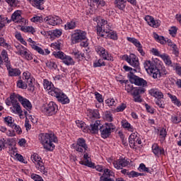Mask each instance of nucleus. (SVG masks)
Wrapping results in <instances>:
<instances>
[{
  "label": "nucleus",
  "instance_id": "obj_18",
  "mask_svg": "<svg viewBox=\"0 0 181 181\" xmlns=\"http://www.w3.org/2000/svg\"><path fill=\"white\" fill-rule=\"evenodd\" d=\"M146 91L144 88L136 87L134 92L132 93V95L134 98V103H142L143 100L141 97V94H144Z\"/></svg>",
  "mask_w": 181,
  "mask_h": 181
},
{
  "label": "nucleus",
  "instance_id": "obj_60",
  "mask_svg": "<svg viewBox=\"0 0 181 181\" xmlns=\"http://www.w3.org/2000/svg\"><path fill=\"white\" fill-rule=\"evenodd\" d=\"M126 108H127V104L122 103L120 105L117 107V108L115 109V112H122L125 110Z\"/></svg>",
  "mask_w": 181,
  "mask_h": 181
},
{
  "label": "nucleus",
  "instance_id": "obj_37",
  "mask_svg": "<svg viewBox=\"0 0 181 181\" xmlns=\"http://www.w3.org/2000/svg\"><path fill=\"white\" fill-rule=\"evenodd\" d=\"M21 30L25 33H32V35L36 33V29H35V28L33 26H22L21 28Z\"/></svg>",
  "mask_w": 181,
  "mask_h": 181
},
{
  "label": "nucleus",
  "instance_id": "obj_33",
  "mask_svg": "<svg viewBox=\"0 0 181 181\" xmlns=\"http://www.w3.org/2000/svg\"><path fill=\"white\" fill-rule=\"evenodd\" d=\"M168 97H169V98L171 100V103L174 104V105L178 107L179 108L180 107H181V101L180 100H179V98H177L176 95H172L171 93H168Z\"/></svg>",
  "mask_w": 181,
  "mask_h": 181
},
{
  "label": "nucleus",
  "instance_id": "obj_23",
  "mask_svg": "<svg viewBox=\"0 0 181 181\" xmlns=\"http://www.w3.org/2000/svg\"><path fill=\"white\" fill-rule=\"evenodd\" d=\"M152 152L155 156H161V155L165 156V148L159 146V144L154 143L151 147Z\"/></svg>",
  "mask_w": 181,
  "mask_h": 181
},
{
  "label": "nucleus",
  "instance_id": "obj_5",
  "mask_svg": "<svg viewBox=\"0 0 181 181\" xmlns=\"http://www.w3.org/2000/svg\"><path fill=\"white\" fill-rule=\"evenodd\" d=\"M48 94L49 95H52V97H55L58 103H60L61 104L66 105L70 103V99L69 98L67 95L63 93V90H62L59 88H57L53 90L49 91Z\"/></svg>",
  "mask_w": 181,
  "mask_h": 181
},
{
  "label": "nucleus",
  "instance_id": "obj_57",
  "mask_svg": "<svg viewBox=\"0 0 181 181\" xmlns=\"http://www.w3.org/2000/svg\"><path fill=\"white\" fill-rule=\"evenodd\" d=\"M53 54L56 59H60L61 60H63L64 57L66 56V54L61 51L53 52Z\"/></svg>",
  "mask_w": 181,
  "mask_h": 181
},
{
  "label": "nucleus",
  "instance_id": "obj_32",
  "mask_svg": "<svg viewBox=\"0 0 181 181\" xmlns=\"http://www.w3.org/2000/svg\"><path fill=\"white\" fill-rule=\"evenodd\" d=\"M43 86L45 90H47V91H53L55 88H57L54 87V85L51 81H49L47 79L43 80Z\"/></svg>",
  "mask_w": 181,
  "mask_h": 181
},
{
  "label": "nucleus",
  "instance_id": "obj_43",
  "mask_svg": "<svg viewBox=\"0 0 181 181\" xmlns=\"http://www.w3.org/2000/svg\"><path fill=\"white\" fill-rule=\"evenodd\" d=\"M139 172H146V173H152V170H151L148 168L145 165L144 163H141L138 168Z\"/></svg>",
  "mask_w": 181,
  "mask_h": 181
},
{
  "label": "nucleus",
  "instance_id": "obj_64",
  "mask_svg": "<svg viewBox=\"0 0 181 181\" xmlns=\"http://www.w3.org/2000/svg\"><path fill=\"white\" fill-rule=\"evenodd\" d=\"M31 179H33L35 181H44L43 178L37 174H32Z\"/></svg>",
  "mask_w": 181,
  "mask_h": 181
},
{
  "label": "nucleus",
  "instance_id": "obj_46",
  "mask_svg": "<svg viewBox=\"0 0 181 181\" xmlns=\"http://www.w3.org/2000/svg\"><path fill=\"white\" fill-rule=\"evenodd\" d=\"M50 36H54V37H60L62 36V30L55 29L49 32Z\"/></svg>",
  "mask_w": 181,
  "mask_h": 181
},
{
  "label": "nucleus",
  "instance_id": "obj_10",
  "mask_svg": "<svg viewBox=\"0 0 181 181\" xmlns=\"http://www.w3.org/2000/svg\"><path fill=\"white\" fill-rule=\"evenodd\" d=\"M95 50L97 54L103 59V60H107V62H114V57H112L111 54L105 49V48L97 45L95 47Z\"/></svg>",
  "mask_w": 181,
  "mask_h": 181
},
{
  "label": "nucleus",
  "instance_id": "obj_52",
  "mask_svg": "<svg viewBox=\"0 0 181 181\" xmlns=\"http://www.w3.org/2000/svg\"><path fill=\"white\" fill-rule=\"evenodd\" d=\"M17 87L22 90H26L28 88V84H26L22 79H20L17 81Z\"/></svg>",
  "mask_w": 181,
  "mask_h": 181
},
{
  "label": "nucleus",
  "instance_id": "obj_8",
  "mask_svg": "<svg viewBox=\"0 0 181 181\" xmlns=\"http://www.w3.org/2000/svg\"><path fill=\"white\" fill-rule=\"evenodd\" d=\"M16 49H17L16 54H19L21 57H24L25 60H33V54H32V52H30L28 48L23 47V45H16Z\"/></svg>",
  "mask_w": 181,
  "mask_h": 181
},
{
  "label": "nucleus",
  "instance_id": "obj_41",
  "mask_svg": "<svg viewBox=\"0 0 181 181\" xmlns=\"http://www.w3.org/2000/svg\"><path fill=\"white\" fill-rule=\"evenodd\" d=\"M106 36L108 39H111L112 40H118V34H117L116 31L110 30L106 34Z\"/></svg>",
  "mask_w": 181,
  "mask_h": 181
},
{
  "label": "nucleus",
  "instance_id": "obj_63",
  "mask_svg": "<svg viewBox=\"0 0 181 181\" xmlns=\"http://www.w3.org/2000/svg\"><path fill=\"white\" fill-rule=\"evenodd\" d=\"M107 176V177H110V176H114V173L112 170L108 169V168H105L103 170V176Z\"/></svg>",
  "mask_w": 181,
  "mask_h": 181
},
{
  "label": "nucleus",
  "instance_id": "obj_22",
  "mask_svg": "<svg viewBox=\"0 0 181 181\" xmlns=\"http://www.w3.org/2000/svg\"><path fill=\"white\" fill-rule=\"evenodd\" d=\"M112 165L115 169L119 170L122 168H125L129 165V161L127 160L125 158H120L118 160H115L112 161Z\"/></svg>",
  "mask_w": 181,
  "mask_h": 181
},
{
  "label": "nucleus",
  "instance_id": "obj_62",
  "mask_svg": "<svg viewBox=\"0 0 181 181\" xmlns=\"http://www.w3.org/2000/svg\"><path fill=\"white\" fill-rule=\"evenodd\" d=\"M170 35L175 37L177 33V28L176 26H173L169 30Z\"/></svg>",
  "mask_w": 181,
  "mask_h": 181
},
{
  "label": "nucleus",
  "instance_id": "obj_9",
  "mask_svg": "<svg viewBox=\"0 0 181 181\" xmlns=\"http://www.w3.org/2000/svg\"><path fill=\"white\" fill-rule=\"evenodd\" d=\"M100 131L102 138L105 139L111 135V132H114V131H115V125L112 123H105L104 126L102 125Z\"/></svg>",
  "mask_w": 181,
  "mask_h": 181
},
{
  "label": "nucleus",
  "instance_id": "obj_36",
  "mask_svg": "<svg viewBox=\"0 0 181 181\" xmlns=\"http://www.w3.org/2000/svg\"><path fill=\"white\" fill-rule=\"evenodd\" d=\"M71 54L74 57L75 59L78 60H83L84 59V53L81 52L77 49H74L71 52Z\"/></svg>",
  "mask_w": 181,
  "mask_h": 181
},
{
  "label": "nucleus",
  "instance_id": "obj_3",
  "mask_svg": "<svg viewBox=\"0 0 181 181\" xmlns=\"http://www.w3.org/2000/svg\"><path fill=\"white\" fill-rule=\"evenodd\" d=\"M144 67L149 76H152L155 80L160 78V70L156 66V64L153 62L146 60L144 63Z\"/></svg>",
  "mask_w": 181,
  "mask_h": 181
},
{
  "label": "nucleus",
  "instance_id": "obj_1",
  "mask_svg": "<svg viewBox=\"0 0 181 181\" xmlns=\"http://www.w3.org/2000/svg\"><path fill=\"white\" fill-rule=\"evenodd\" d=\"M39 141L44 149L52 152L54 150V144L57 142V136L53 133H41L39 135Z\"/></svg>",
  "mask_w": 181,
  "mask_h": 181
},
{
  "label": "nucleus",
  "instance_id": "obj_39",
  "mask_svg": "<svg viewBox=\"0 0 181 181\" xmlns=\"http://www.w3.org/2000/svg\"><path fill=\"white\" fill-rule=\"evenodd\" d=\"M127 1L125 0H115V5L118 8V9H120L121 11H124L125 9V6Z\"/></svg>",
  "mask_w": 181,
  "mask_h": 181
},
{
  "label": "nucleus",
  "instance_id": "obj_47",
  "mask_svg": "<svg viewBox=\"0 0 181 181\" xmlns=\"http://www.w3.org/2000/svg\"><path fill=\"white\" fill-rule=\"evenodd\" d=\"M76 21H71L70 22L66 23V24L65 25V29L66 30H70L71 29H76Z\"/></svg>",
  "mask_w": 181,
  "mask_h": 181
},
{
  "label": "nucleus",
  "instance_id": "obj_6",
  "mask_svg": "<svg viewBox=\"0 0 181 181\" xmlns=\"http://www.w3.org/2000/svg\"><path fill=\"white\" fill-rule=\"evenodd\" d=\"M42 112L48 117H52V115H56L57 111H59V106L56 103L51 101L42 105L41 108Z\"/></svg>",
  "mask_w": 181,
  "mask_h": 181
},
{
  "label": "nucleus",
  "instance_id": "obj_19",
  "mask_svg": "<svg viewBox=\"0 0 181 181\" xmlns=\"http://www.w3.org/2000/svg\"><path fill=\"white\" fill-rule=\"evenodd\" d=\"M16 97H17L18 101H19V103L21 104L23 108H25V110H27V111H29V112L32 110V108H33L32 103H30V101H29V100L16 93Z\"/></svg>",
  "mask_w": 181,
  "mask_h": 181
},
{
  "label": "nucleus",
  "instance_id": "obj_17",
  "mask_svg": "<svg viewBox=\"0 0 181 181\" xmlns=\"http://www.w3.org/2000/svg\"><path fill=\"white\" fill-rule=\"evenodd\" d=\"M127 40L128 42H130V43H132L135 47H136L139 53H140L141 56H145V51H144V47L142 46V44H141V42L138 40L135 37H127Z\"/></svg>",
  "mask_w": 181,
  "mask_h": 181
},
{
  "label": "nucleus",
  "instance_id": "obj_50",
  "mask_svg": "<svg viewBox=\"0 0 181 181\" xmlns=\"http://www.w3.org/2000/svg\"><path fill=\"white\" fill-rule=\"evenodd\" d=\"M104 66H105V62L103 58L99 59L98 60H95L93 62V67H103Z\"/></svg>",
  "mask_w": 181,
  "mask_h": 181
},
{
  "label": "nucleus",
  "instance_id": "obj_28",
  "mask_svg": "<svg viewBox=\"0 0 181 181\" xmlns=\"http://www.w3.org/2000/svg\"><path fill=\"white\" fill-rule=\"evenodd\" d=\"M102 127L101 125V121L100 120H96L95 123L90 124V132L92 134H98V129L99 128L100 129Z\"/></svg>",
  "mask_w": 181,
  "mask_h": 181
},
{
  "label": "nucleus",
  "instance_id": "obj_54",
  "mask_svg": "<svg viewBox=\"0 0 181 181\" xmlns=\"http://www.w3.org/2000/svg\"><path fill=\"white\" fill-rule=\"evenodd\" d=\"M76 124L78 128H81V129H82V131L83 132H86V123H84V122L80 121V120H76Z\"/></svg>",
  "mask_w": 181,
  "mask_h": 181
},
{
  "label": "nucleus",
  "instance_id": "obj_21",
  "mask_svg": "<svg viewBox=\"0 0 181 181\" xmlns=\"http://www.w3.org/2000/svg\"><path fill=\"white\" fill-rule=\"evenodd\" d=\"M44 21L45 23H47V25H51V26H56L57 25H60L62 23V18L59 16H47L44 18Z\"/></svg>",
  "mask_w": 181,
  "mask_h": 181
},
{
  "label": "nucleus",
  "instance_id": "obj_45",
  "mask_svg": "<svg viewBox=\"0 0 181 181\" xmlns=\"http://www.w3.org/2000/svg\"><path fill=\"white\" fill-rule=\"evenodd\" d=\"M46 66L51 70H56V69H57V64L53 60L47 61L46 62Z\"/></svg>",
  "mask_w": 181,
  "mask_h": 181
},
{
  "label": "nucleus",
  "instance_id": "obj_4",
  "mask_svg": "<svg viewBox=\"0 0 181 181\" xmlns=\"http://www.w3.org/2000/svg\"><path fill=\"white\" fill-rule=\"evenodd\" d=\"M6 105H11L10 107L11 112L13 114H21L22 112V107L21 104L18 102V98L16 97V93H13L6 100Z\"/></svg>",
  "mask_w": 181,
  "mask_h": 181
},
{
  "label": "nucleus",
  "instance_id": "obj_29",
  "mask_svg": "<svg viewBox=\"0 0 181 181\" xmlns=\"http://www.w3.org/2000/svg\"><path fill=\"white\" fill-rule=\"evenodd\" d=\"M121 173L123 175H127L129 177H138L139 176H144V173H138L136 171L129 172L127 169L122 170Z\"/></svg>",
  "mask_w": 181,
  "mask_h": 181
},
{
  "label": "nucleus",
  "instance_id": "obj_26",
  "mask_svg": "<svg viewBox=\"0 0 181 181\" xmlns=\"http://www.w3.org/2000/svg\"><path fill=\"white\" fill-rule=\"evenodd\" d=\"M28 1L37 9L43 11L45 8L43 7V4H45V0H28Z\"/></svg>",
  "mask_w": 181,
  "mask_h": 181
},
{
  "label": "nucleus",
  "instance_id": "obj_30",
  "mask_svg": "<svg viewBox=\"0 0 181 181\" xmlns=\"http://www.w3.org/2000/svg\"><path fill=\"white\" fill-rule=\"evenodd\" d=\"M162 60L164 62L165 66H168V67H172L173 66V63L172 62V59L170 58V56L166 53H163L161 55Z\"/></svg>",
  "mask_w": 181,
  "mask_h": 181
},
{
  "label": "nucleus",
  "instance_id": "obj_13",
  "mask_svg": "<svg viewBox=\"0 0 181 181\" xmlns=\"http://www.w3.org/2000/svg\"><path fill=\"white\" fill-rule=\"evenodd\" d=\"M128 77L132 84H135V86H138L139 87H146V86H148V82H146L145 79L140 78L134 74H130Z\"/></svg>",
  "mask_w": 181,
  "mask_h": 181
},
{
  "label": "nucleus",
  "instance_id": "obj_20",
  "mask_svg": "<svg viewBox=\"0 0 181 181\" xmlns=\"http://www.w3.org/2000/svg\"><path fill=\"white\" fill-rule=\"evenodd\" d=\"M23 80L26 81V83L28 86V90L30 91H35V86H33V77H32V74L29 71H25L23 74Z\"/></svg>",
  "mask_w": 181,
  "mask_h": 181
},
{
  "label": "nucleus",
  "instance_id": "obj_7",
  "mask_svg": "<svg viewBox=\"0 0 181 181\" xmlns=\"http://www.w3.org/2000/svg\"><path fill=\"white\" fill-rule=\"evenodd\" d=\"M86 39H87V33L81 30H75L71 36L73 45L80 43V42L86 40Z\"/></svg>",
  "mask_w": 181,
  "mask_h": 181
},
{
  "label": "nucleus",
  "instance_id": "obj_11",
  "mask_svg": "<svg viewBox=\"0 0 181 181\" xmlns=\"http://www.w3.org/2000/svg\"><path fill=\"white\" fill-rule=\"evenodd\" d=\"M31 160L36 165V168L41 173H46V168H45V164L42 160V157L39 154L35 153L31 156Z\"/></svg>",
  "mask_w": 181,
  "mask_h": 181
},
{
  "label": "nucleus",
  "instance_id": "obj_2",
  "mask_svg": "<svg viewBox=\"0 0 181 181\" xmlns=\"http://www.w3.org/2000/svg\"><path fill=\"white\" fill-rule=\"evenodd\" d=\"M93 21L97 23V33L98 36L104 37L111 32V25L107 21L102 19L100 17H95Z\"/></svg>",
  "mask_w": 181,
  "mask_h": 181
},
{
  "label": "nucleus",
  "instance_id": "obj_55",
  "mask_svg": "<svg viewBox=\"0 0 181 181\" xmlns=\"http://www.w3.org/2000/svg\"><path fill=\"white\" fill-rule=\"evenodd\" d=\"M172 68L175 70V73L178 74V76H181V66L179 64L173 63Z\"/></svg>",
  "mask_w": 181,
  "mask_h": 181
},
{
  "label": "nucleus",
  "instance_id": "obj_31",
  "mask_svg": "<svg viewBox=\"0 0 181 181\" xmlns=\"http://www.w3.org/2000/svg\"><path fill=\"white\" fill-rule=\"evenodd\" d=\"M166 135H168V132H166V129L161 128L158 129V136L160 144H163V142H165V140L166 139Z\"/></svg>",
  "mask_w": 181,
  "mask_h": 181
},
{
  "label": "nucleus",
  "instance_id": "obj_38",
  "mask_svg": "<svg viewBox=\"0 0 181 181\" xmlns=\"http://www.w3.org/2000/svg\"><path fill=\"white\" fill-rule=\"evenodd\" d=\"M1 57L4 63L6 64V66H10L11 63L9 62V57H8V52L6 50L3 49L1 52Z\"/></svg>",
  "mask_w": 181,
  "mask_h": 181
},
{
  "label": "nucleus",
  "instance_id": "obj_53",
  "mask_svg": "<svg viewBox=\"0 0 181 181\" xmlns=\"http://www.w3.org/2000/svg\"><path fill=\"white\" fill-rule=\"evenodd\" d=\"M103 119H105V121H108V122H112V120L114 118L112 117V114L110 112H105L103 115Z\"/></svg>",
  "mask_w": 181,
  "mask_h": 181
},
{
  "label": "nucleus",
  "instance_id": "obj_12",
  "mask_svg": "<svg viewBox=\"0 0 181 181\" xmlns=\"http://www.w3.org/2000/svg\"><path fill=\"white\" fill-rule=\"evenodd\" d=\"M73 146L77 152H81V153L83 152H88L89 151L86 139L83 138H78L76 144H74Z\"/></svg>",
  "mask_w": 181,
  "mask_h": 181
},
{
  "label": "nucleus",
  "instance_id": "obj_42",
  "mask_svg": "<svg viewBox=\"0 0 181 181\" xmlns=\"http://www.w3.org/2000/svg\"><path fill=\"white\" fill-rule=\"evenodd\" d=\"M4 122L6 125L11 127H13V125L15 124V123H13L15 122V119H13V118L10 116L4 117Z\"/></svg>",
  "mask_w": 181,
  "mask_h": 181
},
{
  "label": "nucleus",
  "instance_id": "obj_35",
  "mask_svg": "<svg viewBox=\"0 0 181 181\" xmlns=\"http://www.w3.org/2000/svg\"><path fill=\"white\" fill-rule=\"evenodd\" d=\"M7 70L8 71V76L11 77H17V76H21V70L18 69L11 68V66H7Z\"/></svg>",
  "mask_w": 181,
  "mask_h": 181
},
{
  "label": "nucleus",
  "instance_id": "obj_49",
  "mask_svg": "<svg viewBox=\"0 0 181 181\" xmlns=\"http://www.w3.org/2000/svg\"><path fill=\"white\" fill-rule=\"evenodd\" d=\"M30 21L34 23H37V22H39V23H42V22H45V18H43L42 16H36L31 18Z\"/></svg>",
  "mask_w": 181,
  "mask_h": 181
},
{
  "label": "nucleus",
  "instance_id": "obj_61",
  "mask_svg": "<svg viewBox=\"0 0 181 181\" xmlns=\"http://www.w3.org/2000/svg\"><path fill=\"white\" fill-rule=\"evenodd\" d=\"M11 128L15 130L14 132H16L18 135H21L22 134V129L21 128V126L14 124L13 126H11Z\"/></svg>",
  "mask_w": 181,
  "mask_h": 181
},
{
  "label": "nucleus",
  "instance_id": "obj_44",
  "mask_svg": "<svg viewBox=\"0 0 181 181\" xmlns=\"http://www.w3.org/2000/svg\"><path fill=\"white\" fill-rule=\"evenodd\" d=\"M15 37L16 39H17V40H18V42H21L22 45H24V46H26V45H28L26 41H25V40L23 39V37H22V34H21V33L16 32L15 33Z\"/></svg>",
  "mask_w": 181,
  "mask_h": 181
},
{
  "label": "nucleus",
  "instance_id": "obj_25",
  "mask_svg": "<svg viewBox=\"0 0 181 181\" xmlns=\"http://www.w3.org/2000/svg\"><path fill=\"white\" fill-rule=\"evenodd\" d=\"M120 124L122 128L126 131H128V132H135V128L134 127V126H132V124H131V123L128 122V120L122 119L120 122Z\"/></svg>",
  "mask_w": 181,
  "mask_h": 181
},
{
  "label": "nucleus",
  "instance_id": "obj_16",
  "mask_svg": "<svg viewBox=\"0 0 181 181\" xmlns=\"http://www.w3.org/2000/svg\"><path fill=\"white\" fill-rule=\"evenodd\" d=\"M11 21L15 23H21V25L26 24V19L22 17V11L17 10L11 15Z\"/></svg>",
  "mask_w": 181,
  "mask_h": 181
},
{
  "label": "nucleus",
  "instance_id": "obj_48",
  "mask_svg": "<svg viewBox=\"0 0 181 181\" xmlns=\"http://www.w3.org/2000/svg\"><path fill=\"white\" fill-rule=\"evenodd\" d=\"M0 46L5 47L7 50H11L12 49V47L9 44L6 43L5 42V39L2 37H0Z\"/></svg>",
  "mask_w": 181,
  "mask_h": 181
},
{
  "label": "nucleus",
  "instance_id": "obj_51",
  "mask_svg": "<svg viewBox=\"0 0 181 181\" xmlns=\"http://www.w3.org/2000/svg\"><path fill=\"white\" fill-rule=\"evenodd\" d=\"M133 83H126L125 86V90L126 91L129 93L131 94V95H132V93H134V90H135V88H134V85H132Z\"/></svg>",
  "mask_w": 181,
  "mask_h": 181
},
{
  "label": "nucleus",
  "instance_id": "obj_34",
  "mask_svg": "<svg viewBox=\"0 0 181 181\" xmlns=\"http://www.w3.org/2000/svg\"><path fill=\"white\" fill-rule=\"evenodd\" d=\"M62 63H64V64H66V66H74V64H76L74 59H73L72 57L66 54H65V56L62 59Z\"/></svg>",
  "mask_w": 181,
  "mask_h": 181
},
{
  "label": "nucleus",
  "instance_id": "obj_40",
  "mask_svg": "<svg viewBox=\"0 0 181 181\" xmlns=\"http://www.w3.org/2000/svg\"><path fill=\"white\" fill-rule=\"evenodd\" d=\"M83 159H85V163H83V165H85V166H88V168H94V163H93V162L89 161L88 159H90V157H88V153L84 152V155H83Z\"/></svg>",
  "mask_w": 181,
  "mask_h": 181
},
{
  "label": "nucleus",
  "instance_id": "obj_15",
  "mask_svg": "<svg viewBox=\"0 0 181 181\" xmlns=\"http://www.w3.org/2000/svg\"><path fill=\"white\" fill-rule=\"evenodd\" d=\"M123 57L132 67H134L135 69L139 67V59L134 54H130L129 55L125 54Z\"/></svg>",
  "mask_w": 181,
  "mask_h": 181
},
{
  "label": "nucleus",
  "instance_id": "obj_14",
  "mask_svg": "<svg viewBox=\"0 0 181 181\" xmlns=\"http://www.w3.org/2000/svg\"><path fill=\"white\" fill-rule=\"evenodd\" d=\"M129 144L130 148L132 149H136L138 148L137 145H141L142 144V141L141 140V138L138 136V132H134L130 134L129 136Z\"/></svg>",
  "mask_w": 181,
  "mask_h": 181
},
{
  "label": "nucleus",
  "instance_id": "obj_27",
  "mask_svg": "<svg viewBox=\"0 0 181 181\" xmlns=\"http://www.w3.org/2000/svg\"><path fill=\"white\" fill-rule=\"evenodd\" d=\"M150 95L154 97L155 98L160 99L163 98V93L159 89L153 88L149 90L148 91Z\"/></svg>",
  "mask_w": 181,
  "mask_h": 181
},
{
  "label": "nucleus",
  "instance_id": "obj_56",
  "mask_svg": "<svg viewBox=\"0 0 181 181\" xmlns=\"http://www.w3.org/2000/svg\"><path fill=\"white\" fill-rule=\"evenodd\" d=\"M154 20H155V18L151 16H146L144 18V21H146V22H147V23H148V25H149V26L153 25Z\"/></svg>",
  "mask_w": 181,
  "mask_h": 181
},
{
  "label": "nucleus",
  "instance_id": "obj_24",
  "mask_svg": "<svg viewBox=\"0 0 181 181\" xmlns=\"http://www.w3.org/2000/svg\"><path fill=\"white\" fill-rule=\"evenodd\" d=\"M86 115L89 117V119H98L100 118V112H98V110L88 109Z\"/></svg>",
  "mask_w": 181,
  "mask_h": 181
},
{
  "label": "nucleus",
  "instance_id": "obj_58",
  "mask_svg": "<svg viewBox=\"0 0 181 181\" xmlns=\"http://www.w3.org/2000/svg\"><path fill=\"white\" fill-rule=\"evenodd\" d=\"M105 103L108 105V107H114L117 105V102H115V98H108L105 100Z\"/></svg>",
  "mask_w": 181,
  "mask_h": 181
},
{
  "label": "nucleus",
  "instance_id": "obj_59",
  "mask_svg": "<svg viewBox=\"0 0 181 181\" xmlns=\"http://www.w3.org/2000/svg\"><path fill=\"white\" fill-rule=\"evenodd\" d=\"M170 121L172 122V124H179L180 122H181V117H179L176 115H173L171 116V118H170Z\"/></svg>",
  "mask_w": 181,
  "mask_h": 181
}]
</instances>
